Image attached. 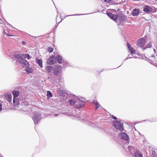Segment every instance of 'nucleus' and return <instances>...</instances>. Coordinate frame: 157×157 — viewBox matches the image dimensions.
<instances>
[{
  "mask_svg": "<svg viewBox=\"0 0 157 157\" xmlns=\"http://www.w3.org/2000/svg\"><path fill=\"white\" fill-rule=\"evenodd\" d=\"M107 14L111 19L116 22L118 19V21L120 22L124 21L125 20V16L122 13H121L118 16L117 14H113L111 13L107 12Z\"/></svg>",
  "mask_w": 157,
  "mask_h": 157,
  "instance_id": "nucleus-1",
  "label": "nucleus"
},
{
  "mask_svg": "<svg viewBox=\"0 0 157 157\" xmlns=\"http://www.w3.org/2000/svg\"><path fill=\"white\" fill-rule=\"evenodd\" d=\"M113 125V127L116 129H117L121 132L123 131L124 128L123 127V124L121 123L120 121L118 120H114L112 122Z\"/></svg>",
  "mask_w": 157,
  "mask_h": 157,
  "instance_id": "nucleus-2",
  "label": "nucleus"
},
{
  "mask_svg": "<svg viewBox=\"0 0 157 157\" xmlns=\"http://www.w3.org/2000/svg\"><path fill=\"white\" fill-rule=\"evenodd\" d=\"M57 93L59 96L63 98L64 97L65 98H68V97H70V95L71 96V94L70 92L68 91L65 92L64 90L60 89L59 88L57 89Z\"/></svg>",
  "mask_w": 157,
  "mask_h": 157,
  "instance_id": "nucleus-3",
  "label": "nucleus"
},
{
  "mask_svg": "<svg viewBox=\"0 0 157 157\" xmlns=\"http://www.w3.org/2000/svg\"><path fill=\"white\" fill-rule=\"evenodd\" d=\"M157 9L153 6L145 5L143 7V11L147 13H154L156 11Z\"/></svg>",
  "mask_w": 157,
  "mask_h": 157,
  "instance_id": "nucleus-4",
  "label": "nucleus"
},
{
  "mask_svg": "<svg viewBox=\"0 0 157 157\" xmlns=\"http://www.w3.org/2000/svg\"><path fill=\"white\" fill-rule=\"evenodd\" d=\"M41 119V114L39 112H36L33 113L32 119L35 125H36L38 124Z\"/></svg>",
  "mask_w": 157,
  "mask_h": 157,
  "instance_id": "nucleus-5",
  "label": "nucleus"
},
{
  "mask_svg": "<svg viewBox=\"0 0 157 157\" xmlns=\"http://www.w3.org/2000/svg\"><path fill=\"white\" fill-rule=\"evenodd\" d=\"M75 98L77 99V104L75 105L76 108H80L85 105V102L84 101L81 100L77 97H75Z\"/></svg>",
  "mask_w": 157,
  "mask_h": 157,
  "instance_id": "nucleus-6",
  "label": "nucleus"
},
{
  "mask_svg": "<svg viewBox=\"0 0 157 157\" xmlns=\"http://www.w3.org/2000/svg\"><path fill=\"white\" fill-rule=\"evenodd\" d=\"M75 97H76L74 95L71 94V96L70 95V97H68L69 98H71V99H69L68 101V103L71 105H75L77 104V99L75 98Z\"/></svg>",
  "mask_w": 157,
  "mask_h": 157,
  "instance_id": "nucleus-7",
  "label": "nucleus"
},
{
  "mask_svg": "<svg viewBox=\"0 0 157 157\" xmlns=\"http://www.w3.org/2000/svg\"><path fill=\"white\" fill-rule=\"evenodd\" d=\"M119 136L121 139L126 141H128L129 140L128 136L124 132H120L119 134Z\"/></svg>",
  "mask_w": 157,
  "mask_h": 157,
  "instance_id": "nucleus-8",
  "label": "nucleus"
},
{
  "mask_svg": "<svg viewBox=\"0 0 157 157\" xmlns=\"http://www.w3.org/2000/svg\"><path fill=\"white\" fill-rule=\"evenodd\" d=\"M145 42V39L144 37H142L137 42V45L140 47H144Z\"/></svg>",
  "mask_w": 157,
  "mask_h": 157,
  "instance_id": "nucleus-9",
  "label": "nucleus"
},
{
  "mask_svg": "<svg viewBox=\"0 0 157 157\" xmlns=\"http://www.w3.org/2000/svg\"><path fill=\"white\" fill-rule=\"evenodd\" d=\"M19 63L24 68H26L27 67H29V63L24 58L22 59L21 60L19 61Z\"/></svg>",
  "mask_w": 157,
  "mask_h": 157,
  "instance_id": "nucleus-10",
  "label": "nucleus"
},
{
  "mask_svg": "<svg viewBox=\"0 0 157 157\" xmlns=\"http://www.w3.org/2000/svg\"><path fill=\"white\" fill-rule=\"evenodd\" d=\"M61 66L59 65H57L55 68L53 69V73L54 75L57 76L60 72V68H61Z\"/></svg>",
  "mask_w": 157,
  "mask_h": 157,
  "instance_id": "nucleus-11",
  "label": "nucleus"
},
{
  "mask_svg": "<svg viewBox=\"0 0 157 157\" xmlns=\"http://www.w3.org/2000/svg\"><path fill=\"white\" fill-rule=\"evenodd\" d=\"M56 59V56L54 55H52L48 59L47 62L48 64L52 65L54 63Z\"/></svg>",
  "mask_w": 157,
  "mask_h": 157,
  "instance_id": "nucleus-12",
  "label": "nucleus"
},
{
  "mask_svg": "<svg viewBox=\"0 0 157 157\" xmlns=\"http://www.w3.org/2000/svg\"><path fill=\"white\" fill-rule=\"evenodd\" d=\"M55 60L58 63L61 64L62 62L63 59L62 57L60 55L58 54L56 55V57Z\"/></svg>",
  "mask_w": 157,
  "mask_h": 157,
  "instance_id": "nucleus-13",
  "label": "nucleus"
},
{
  "mask_svg": "<svg viewBox=\"0 0 157 157\" xmlns=\"http://www.w3.org/2000/svg\"><path fill=\"white\" fill-rule=\"evenodd\" d=\"M140 13V11L138 9L135 8L132 12V14L133 16H137Z\"/></svg>",
  "mask_w": 157,
  "mask_h": 157,
  "instance_id": "nucleus-14",
  "label": "nucleus"
},
{
  "mask_svg": "<svg viewBox=\"0 0 157 157\" xmlns=\"http://www.w3.org/2000/svg\"><path fill=\"white\" fill-rule=\"evenodd\" d=\"M22 54H14L13 55L14 58L17 60V61L19 62V61L21 60V59L23 58L22 57Z\"/></svg>",
  "mask_w": 157,
  "mask_h": 157,
  "instance_id": "nucleus-15",
  "label": "nucleus"
},
{
  "mask_svg": "<svg viewBox=\"0 0 157 157\" xmlns=\"http://www.w3.org/2000/svg\"><path fill=\"white\" fill-rule=\"evenodd\" d=\"M35 61L36 63H37L40 67L42 68L43 67L42 64L43 62L42 59H40L36 57L35 59Z\"/></svg>",
  "mask_w": 157,
  "mask_h": 157,
  "instance_id": "nucleus-16",
  "label": "nucleus"
},
{
  "mask_svg": "<svg viewBox=\"0 0 157 157\" xmlns=\"http://www.w3.org/2000/svg\"><path fill=\"white\" fill-rule=\"evenodd\" d=\"M20 92L18 90H13L12 91V94L13 95V98H17L19 95Z\"/></svg>",
  "mask_w": 157,
  "mask_h": 157,
  "instance_id": "nucleus-17",
  "label": "nucleus"
},
{
  "mask_svg": "<svg viewBox=\"0 0 157 157\" xmlns=\"http://www.w3.org/2000/svg\"><path fill=\"white\" fill-rule=\"evenodd\" d=\"M128 148L129 152L132 154H134L136 150H137V149H135L133 147L131 146H128Z\"/></svg>",
  "mask_w": 157,
  "mask_h": 157,
  "instance_id": "nucleus-18",
  "label": "nucleus"
},
{
  "mask_svg": "<svg viewBox=\"0 0 157 157\" xmlns=\"http://www.w3.org/2000/svg\"><path fill=\"white\" fill-rule=\"evenodd\" d=\"M134 154L135 157H143L142 153L138 150H136Z\"/></svg>",
  "mask_w": 157,
  "mask_h": 157,
  "instance_id": "nucleus-19",
  "label": "nucleus"
},
{
  "mask_svg": "<svg viewBox=\"0 0 157 157\" xmlns=\"http://www.w3.org/2000/svg\"><path fill=\"white\" fill-rule=\"evenodd\" d=\"M62 63L63 66L65 68H66L70 67V65L69 62H67V60L63 59L62 61Z\"/></svg>",
  "mask_w": 157,
  "mask_h": 157,
  "instance_id": "nucleus-20",
  "label": "nucleus"
},
{
  "mask_svg": "<svg viewBox=\"0 0 157 157\" xmlns=\"http://www.w3.org/2000/svg\"><path fill=\"white\" fill-rule=\"evenodd\" d=\"M149 121L150 122H155L156 121V119H155V118H153V119H150V120H144V121H140V122H134L133 123L134 124V125L138 123H141V122H142L144 121Z\"/></svg>",
  "mask_w": 157,
  "mask_h": 157,
  "instance_id": "nucleus-21",
  "label": "nucleus"
},
{
  "mask_svg": "<svg viewBox=\"0 0 157 157\" xmlns=\"http://www.w3.org/2000/svg\"><path fill=\"white\" fill-rule=\"evenodd\" d=\"M93 104H94L96 106L95 108V110H96L100 107V104L97 100H94L93 101Z\"/></svg>",
  "mask_w": 157,
  "mask_h": 157,
  "instance_id": "nucleus-22",
  "label": "nucleus"
},
{
  "mask_svg": "<svg viewBox=\"0 0 157 157\" xmlns=\"http://www.w3.org/2000/svg\"><path fill=\"white\" fill-rule=\"evenodd\" d=\"M52 69L53 67L51 66H47L45 67V70L48 73L51 72Z\"/></svg>",
  "mask_w": 157,
  "mask_h": 157,
  "instance_id": "nucleus-23",
  "label": "nucleus"
},
{
  "mask_svg": "<svg viewBox=\"0 0 157 157\" xmlns=\"http://www.w3.org/2000/svg\"><path fill=\"white\" fill-rule=\"evenodd\" d=\"M25 70L28 74L32 73L33 72L32 68L29 67H26Z\"/></svg>",
  "mask_w": 157,
  "mask_h": 157,
  "instance_id": "nucleus-24",
  "label": "nucleus"
},
{
  "mask_svg": "<svg viewBox=\"0 0 157 157\" xmlns=\"http://www.w3.org/2000/svg\"><path fill=\"white\" fill-rule=\"evenodd\" d=\"M13 103L14 105H17L19 104V100L17 98H13Z\"/></svg>",
  "mask_w": 157,
  "mask_h": 157,
  "instance_id": "nucleus-25",
  "label": "nucleus"
},
{
  "mask_svg": "<svg viewBox=\"0 0 157 157\" xmlns=\"http://www.w3.org/2000/svg\"><path fill=\"white\" fill-rule=\"evenodd\" d=\"M46 95L47 96L48 99H49L50 98L52 97L53 94L50 91L48 90L47 91Z\"/></svg>",
  "mask_w": 157,
  "mask_h": 157,
  "instance_id": "nucleus-26",
  "label": "nucleus"
},
{
  "mask_svg": "<svg viewBox=\"0 0 157 157\" xmlns=\"http://www.w3.org/2000/svg\"><path fill=\"white\" fill-rule=\"evenodd\" d=\"M22 57H23L24 58H27L28 59H30L31 58L28 53L22 54Z\"/></svg>",
  "mask_w": 157,
  "mask_h": 157,
  "instance_id": "nucleus-27",
  "label": "nucleus"
},
{
  "mask_svg": "<svg viewBox=\"0 0 157 157\" xmlns=\"http://www.w3.org/2000/svg\"><path fill=\"white\" fill-rule=\"evenodd\" d=\"M5 96L8 99V100L9 102H10L11 101L12 96L11 94H6Z\"/></svg>",
  "mask_w": 157,
  "mask_h": 157,
  "instance_id": "nucleus-28",
  "label": "nucleus"
},
{
  "mask_svg": "<svg viewBox=\"0 0 157 157\" xmlns=\"http://www.w3.org/2000/svg\"><path fill=\"white\" fill-rule=\"evenodd\" d=\"M99 128H100V129H101V128H100V127H99ZM101 129L103 130V131H104V132L106 133V134H109L110 132V128H107L106 129H102L101 128Z\"/></svg>",
  "mask_w": 157,
  "mask_h": 157,
  "instance_id": "nucleus-29",
  "label": "nucleus"
},
{
  "mask_svg": "<svg viewBox=\"0 0 157 157\" xmlns=\"http://www.w3.org/2000/svg\"><path fill=\"white\" fill-rule=\"evenodd\" d=\"M93 13H87V14H74L71 15H67L66 16V17H67L70 16H79V15H86V14H90Z\"/></svg>",
  "mask_w": 157,
  "mask_h": 157,
  "instance_id": "nucleus-30",
  "label": "nucleus"
},
{
  "mask_svg": "<svg viewBox=\"0 0 157 157\" xmlns=\"http://www.w3.org/2000/svg\"><path fill=\"white\" fill-rule=\"evenodd\" d=\"M47 50L48 52L50 53L52 52L53 50V48L51 47H48Z\"/></svg>",
  "mask_w": 157,
  "mask_h": 157,
  "instance_id": "nucleus-31",
  "label": "nucleus"
},
{
  "mask_svg": "<svg viewBox=\"0 0 157 157\" xmlns=\"http://www.w3.org/2000/svg\"><path fill=\"white\" fill-rule=\"evenodd\" d=\"M152 44L151 42L150 41L147 45L146 47L147 48H151L152 47Z\"/></svg>",
  "mask_w": 157,
  "mask_h": 157,
  "instance_id": "nucleus-32",
  "label": "nucleus"
},
{
  "mask_svg": "<svg viewBox=\"0 0 157 157\" xmlns=\"http://www.w3.org/2000/svg\"><path fill=\"white\" fill-rule=\"evenodd\" d=\"M87 122H88L90 124H91L90 125L91 126V127H93L95 128L96 127H97V126L96 125V124H94V123H91V124L90 121H88Z\"/></svg>",
  "mask_w": 157,
  "mask_h": 157,
  "instance_id": "nucleus-33",
  "label": "nucleus"
},
{
  "mask_svg": "<svg viewBox=\"0 0 157 157\" xmlns=\"http://www.w3.org/2000/svg\"><path fill=\"white\" fill-rule=\"evenodd\" d=\"M129 51H130V53L131 54V55H132V54H135V51L134 49L133 48H131V49H130Z\"/></svg>",
  "mask_w": 157,
  "mask_h": 157,
  "instance_id": "nucleus-34",
  "label": "nucleus"
},
{
  "mask_svg": "<svg viewBox=\"0 0 157 157\" xmlns=\"http://www.w3.org/2000/svg\"><path fill=\"white\" fill-rule=\"evenodd\" d=\"M3 34H4V35H6V36H13V35H12L8 34L6 33L5 32V29H4V30Z\"/></svg>",
  "mask_w": 157,
  "mask_h": 157,
  "instance_id": "nucleus-35",
  "label": "nucleus"
},
{
  "mask_svg": "<svg viewBox=\"0 0 157 157\" xmlns=\"http://www.w3.org/2000/svg\"><path fill=\"white\" fill-rule=\"evenodd\" d=\"M127 47L128 48L129 50L131 49V48H133L128 43H127Z\"/></svg>",
  "mask_w": 157,
  "mask_h": 157,
  "instance_id": "nucleus-36",
  "label": "nucleus"
},
{
  "mask_svg": "<svg viewBox=\"0 0 157 157\" xmlns=\"http://www.w3.org/2000/svg\"><path fill=\"white\" fill-rule=\"evenodd\" d=\"M155 152L154 151H151V157H154L155 156V155H154V154H155Z\"/></svg>",
  "mask_w": 157,
  "mask_h": 157,
  "instance_id": "nucleus-37",
  "label": "nucleus"
},
{
  "mask_svg": "<svg viewBox=\"0 0 157 157\" xmlns=\"http://www.w3.org/2000/svg\"><path fill=\"white\" fill-rule=\"evenodd\" d=\"M145 58H146V59H147V60L145 59V60H147V61H148V62H150V63L151 64L153 65L154 66H155V63H154V64H153V63H151V62L150 61V59H147V58H146V57H145Z\"/></svg>",
  "mask_w": 157,
  "mask_h": 157,
  "instance_id": "nucleus-38",
  "label": "nucleus"
},
{
  "mask_svg": "<svg viewBox=\"0 0 157 157\" xmlns=\"http://www.w3.org/2000/svg\"><path fill=\"white\" fill-rule=\"evenodd\" d=\"M111 118L114 119V120H117V118L115 116H114L113 115H112L111 116Z\"/></svg>",
  "mask_w": 157,
  "mask_h": 157,
  "instance_id": "nucleus-39",
  "label": "nucleus"
},
{
  "mask_svg": "<svg viewBox=\"0 0 157 157\" xmlns=\"http://www.w3.org/2000/svg\"><path fill=\"white\" fill-rule=\"evenodd\" d=\"M2 109V104L1 103H0V112H1Z\"/></svg>",
  "mask_w": 157,
  "mask_h": 157,
  "instance_id": "nucleus-40",
  "label": "nucleus"
},
{
  "mask_svg": "<svg viewBox=\"0 0 157 157\" xmlns=\"http://www.w3.org/2000/svg\"><path fill=\"white\" fill-rule=\"evenodd\" d=\"M111 0H103L105 2L109 3Z\"/></svg>",
  "mask_w": 157,
  "mask_h": 157,
  "instance_id": "nucleus-41",
  "label": "nucleus"
},
{
  "mask_svg": "<svg viewBox=\"0 0 157 157\" xmlns=\"http://www.w3.org/2000/svg\"><path fill=\"white\" fill-rule=\"evenodd\" d=\"M26 44V43L24 41H23L22 42V44L23 45H25Z\"/></svg>",
  "mask_w": 157,
  "mask_h": 157,
  "instance_id": "nucleus-42",
  "label": "nucleus"
},
{
  "mask_svg": "<svg viewBox=\"0 0 157 157\" xmlns=\"http://www.w3.org/2000/svg\"><path fill=\"white\" fill-rule=\"evenodd\" d=\"M111 10L112 11V12H115L116 13L117 12V11L114 9H111Z\"/></svg>",
  "mask_w": 157,
  "mask_h": 157,
  "instance_id": "nucleus-43",
  "label": "nucleus"
},
{
  "mask_svg": "<svg viewBox=\"0 0 157 157\" xmlns=\"http://www.w3.org/2000/svg\"><path fill=\"white\" fill-rule=\"evenodd\" d=\"M133 58V57H129V58H126L125 59H124V61H125V60H126L128 59H131V58Z\"/></svg>",
  "mask_w": 157,
  "mask_h": 157,
  "instance_id": "nucleus-44",
  "label": "nucleus"
},
{
  "mask_svg": "<svg viewBox=\"0 0 157 157\" xmlns=\"http://www.w3.org/2000/svg\"><path fill=\"white\" fill-rule=\"evenodd\" d=\"M73 114H74V117H78V116L77 115V113H76L75 114H74V113H73Z\"/></svg>",
  "mask_w": 157,
  "mask_h": 157,
  "instance_id": "nucleus-45",
  "label": "nucleus"
},
{
  "mask_svg": "<svg viewBox=\"0 0 157 157\" xmlns=\"http://www.w3.org/2000/svg\"><path fill=\"white\" fill-rule=\"evenodd\" d=\"M142 48H143V49L144 50L145 49H146L147 48V47H142Z\"/></svg>",
  "mask_w": 157,
  "mask_h": 157,
  "instance_id": "nucleus-46",
  "label": "nucleus"
},
{
  "mask_svg": "<svg viewBox=\"0 0 157 157\" xmlns=\"http://www.w3.org/2000/svg\"><path fill=\"white\" fill-rule=\"evenodd\" d=\"M59 114H55L54 116L55 117H57L58 116Z\"/></svg>",
  "mask_w": 157,
  "mask_h": 157,
  "instance_id": "nucleus-47",
  "label": "nucleus"
},
{
  "mask_svg": "<svg viewBox=\"0 0 157 157\" xmlns=\"http://www.w3.org/2000/svg\"><path fill=\"white\" fill-rule=\"evenodd\" d=\"M30 36H31L34 39H36V37H35V36H31V35H30Z\"/></svg>",
  "mask_w": 157,
  "mask_h": 157,
  "instance_id": "nucleus-48",
  "label": "nucleus"
},
{
  "mask_svg": "<svg viewBox=\"0 0 157 157\" xmlns=\"http://www.w3.org/2000/svg\"><path fill=\"white\" fill-rule=\"evenodd\" d=\"M151 57H155V56L154 55H152L151 56Z\"/></svg>",
  "mask_w": 157,
  "mask_h": 157,
  "instance_id": "nucleus-49",
  "label": "nucleus"
},
{
  "mask_svg": "<svg viewBox=\"0 0 157 157\" xmlns=\"http://www.w3.org/2000/svg\"><path fill=\"white\" fill-rule=\"evenodd\" d=\"M153 50L154 52L155 53L156 52V50L155 49H154Z\"/></svg>",
  "mask_w": 157,
  "mask_h": 157,
  "instance_id": "nucleus-50",
  "label": "nucleus"
},
{
  "mask_svg": "<svg viewBox=\"0 0 157 157\" xmlns=\"http://www.w3.org/2000/svg\"><path fill=\"white\" fill-rule=\"evenodd\" d=\"M121 66V65H120V66H119V67H117L116 68H118V67H120V66ZM116 69V68H114L112 69Z\"/></svg>",
  "mask_w": 157,
  "mask_h": 157,
  "instance_id": "nucleus-51",
  "label": "nucleus"
},
{
  "mask_svg": "<svg viewBox=\"0 0 157 157\" xmlns=\"http://www.w3.org/2000/svg\"><path fill=\"white\" fill-rule=\"evenodd\" d=\"M101 107V106L100 105V107L99 108H100V107Z\"/></svg>",
  "mask_w": 157,
  "mask_h": 157,
  "instance_id": "nucleus-52",
  "label": "nucleus"
},
{
  "mask_svg": "<svg viewBox=\"0 0 157 157\" xmlns=\"http://www.w3.org/2000/svg\"><path fill=\"white\" fill-rule=\"evenodd\" d=\"M121 25V24H118V25Z\"/></svg>",
  "mask_w": 157,
  "mask_h": 157,
  "instance_id": "nucleus-53",
  "label": "nucleus"
},
{
  "mask_svg": "<svg viewBox=\"0 0 157 157\" xmlns=\"http://www.w3.org/2000/svg\"><path fill=\"white\" fill-rule=\"evenodd\" d=\"M8 25H11L10 24H9V23H8Z\"/></svg>",
  "mask_w": 157,
  "mask_h": 157,
  "instance_id": "nucleus-54",
  "label": "nucleus"
},
{
  "mask_svg": "<svg viewBox=\"0 0 157 157\" xmlns=\"http://www.w3.org/2000/svg\"><path fill=\"white\" fill-rule=\"evenodd\" d=\"M134 128H135V130H136V128H135V127H134Z\"/></svg>",
  "mask_w": 157,
  "mask_h": 157,
  "instance_id": "nucleus-55",
  "label": "nucleus"
},
{
  "mask_svg": "<svg viewBox=\"0 0 157 157\" xmlns=\"http://www.w3.org/2000/svg\"><path fill=\"white\" fill-rule=\"evenodd\" d=\"M55 27H57V26H56Z\"/></svg>",
  "mask_w": 157,
  "mask_h": 157,
  "instance_id": "nucleus-56",
  "label": "nucleus"
},
{
  "mask_svg": "<svg viewBox=\"0 0 157 157\" xmlns=\"http://www.w3.org/2000/svg\"><path fill=\"white\" fill-rule=\"evenodd\" d=\"M0 20L1 21H3L2 20H1V19H0Z\"/></svg>",
  "mask_w": 157,
  "mask_h": 157,
  "instance_id": "nucleus-57",
  "label": "nucleus"
}]
</instances>
